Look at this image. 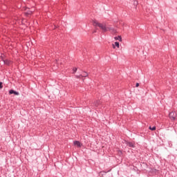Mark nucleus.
<instances>
[{"label": "nucleus", "mask_w": 177, "mask_h": 177, "mask_svg": "<svg viewBox=\"0 0 177 177\" xmlns=\"http://www.w3.org/2000/svg\"><path fill=\"white\" fill-rule=\"evenodd\" d=\"M93 26H94V27H99L101 30H103L104 32H107V26L105 24H101L97 20H93Z\"/></svg>", "instance_id": "1"}, {"label": "nucleus", "mask_w": 177, "mask_h": 177, "mask_svg": "<svg viewBox=\"0 0 177 177\" xmlns=\"http://www.w3.org/2000/svg\"><path fill=\"white\" fill-rule=\"evenodd\" d=\"M106 31H110V32H111V34H117V30H115L114 28H113V26H111V25H109L108 26H106Z\"/></svg>", "instance_id": "2"}, {"label": "nucleus", "mask_w": 177, "mask_h": 177, "mask_svg": "<svg viewBox=\"0 0 177 177\" xmlns=\"http://www.w3.org/2000/svg\"><path fill=\"white\" fill-rule=\"evenodd\" d=\"M169 118L171 120H175L176 118V112H171L169 113Z\"/></svg>", "instance_id": "3"}, {"label": "nucleus", "mask_w": 177, "mask_h": 177, "mask_svg": "<svg viewBox=\"0 0 177 177\" xmlns=\"http://www.w3.org/2000/svg\"><path fill=\"white\" fill-rule=\"evenodd\" d=\"M10 95H15L16 96H19V93L17 91H15V90H10L9 91Z\"/></svg>", "instance_id": "4"}, {"label": "nucleus", "mask_w": 177, "mask_h": 177, "mask_svg": "<svg viewBox=\"0 0 177 177\" xmlns=\"http://www.w3.org/2000/svg\"><path fill=\"white\" fill-rule=\"evenodd\" d=\"M74 146H77V147H82V144L80 142V141H74L73 142Z\"/></svg>", "instance_id": "5"}, {"label": "nucleus", "mask_w": 177, "mask_h": 177, "mask_svg": "<svg viewBox=\"0 0 177 177\" xmlns=\"http://www.w3.org/2000/svg\"><path fill=\"white\" fill-rule=\"evenodd\" d=\"M126 145H127V146L129 147H135V144L133 142H126Z\"/></svg>", "instance_id": "6"}, {"label": "nucleus", "mask_w": 177, "mask_h": 177, "mask_svg": "<svg viewBox=\"0 0 177 177\" xmlns=\"http://www.w3.org/2000/svg\"><path fill=\"white\" fill-rule=\"evenodd\" d=\"M114 39H115V41H120L121 42L122 41V37H121V36H118L115 37Z\"/></svg>", "instance_id": "7"}, {"label": "nucleus", "mask_w": 177, "mask_h": 177, "mask_svg": "<svg viewBox=\"0 0 177 177\" xmlns=\"http://www.w3.org/2000/svg\"><path fill=\"white\" fill-rule=\"evenodd\" d=\"M100 104V101H96L95 102H94V106L95 107H97V106H99Z\"/></svg>", "instance_id": "8"}, {"label": "nucleus", "mask_w": 177, "mask_h": 177, "mask_svg": "<svg viewBox=\"0 0 177 177\" xmlns=\"http://www.w3.org/2000/svg\"><path fill=\"white\" fill-rule=\"evenodd\" d=\"M115 46H117V48H120V43L118 41H115Z\"/></svg>", "instance_id": "9"}, {"label": "nucleus", "mask_w": 177, "mask_h": 177, "mask_svg": "<svg viewBox=\"0 0 177 177\" xmlns=\"http://www.w3.org/2000/svg\"><path fill=\"white\" fill-rule=\"evenodd\" d=\"M149 129L150 131H156V127H149Z\"/></svg>", "instance_id": "10"}, {"label": "nucleus", "mask_w": 177, "mask_h": 177, "mask_svg": "<svg viewBox=\"0 0 177 177\" xmlns=\"http://www.w3.org/2000/svg\"><path fill=\"white\" fill-rule=\"evenodd\" d=\"M82 77H88V73L84 72L83 75H82Z\"/></svg>", "instance_id": "11"}, {"label": "nucleus", "mask_w": 177, "mask_h": 177, "mask_svg": "<svg viewBox=\"0 0 177 177\" xmlns=\"http://www.w3.org/2000/svg\"><path fill=\"white\" fill-rule=\"evenodd\" d=\"M133 4H134L136 6H138V1H135L133 2Z\"/></svg>", "instance_id": "12"}, {"label": "nucleus", "mask_w": 177, "mask_h": 177, "mask_svg": "<svg viewBox=\"0 0 177 177\" xmlns=\"http://www.w3.org/2000/svg\"><path fill=\"white\" fill-rule=\"evenodd\" d=\"M32 12L31 11H29L28 12H26V15H31Z\"/></svg>", "instance_id": "13"}, {"label": "nucleus", "mask_w": 177, "mask_h": 177, "mask_svg": "<svg viewBox=\"0 0 177 177\" xmlns=\"http://www.w3.org/2000/svg\"><path fill=\"white\" fill-rule=\"evenodd\" d=\"M4 63H5V64H9V61L6 60V61H4Z\"/></svg>", "instance_id": "14"}, {"label": "nucleus", "mask_w": 177, "mask_h": 177, "mask_svg": "<svg viewBox=\"0 0 177 177\" xmlns=\"http://www.w3.org/2000/svg\"><path fill=\"white\" fill-rule=\"evenodd\" d=\"M77 73V68H73V73Z\"/></svg>", "instance_id": "15"}, {"label": "nucleus", "mask_w": 177, "mask_h": 177, "mask_svg": "<svg viewBox=\"0 0 177 177\" xmlns=\"http://www.w3.org/2000/svg\"><path fill=\"white\" fill-rule=\"evenodd\" d=\"M82 77V75H76V78H81Z\"/></svg>", "instance_id": "16"}, {"label": "nucleus", "mask_w": 177, "mask_h": 177, "mask_svg": "<svg viewBox=\"0 0 177 177\" xmlns=\"http://www.w3.org/2000/svg\"><path fill=\"white\" fill-rule=\"evenodd\" d=\"M3 88V86H2V82H0V89H2Z\"/></svg>", "instance_id": "17"}, {"label": "nucleus", "mask_w": 177, "mask_h": 177, "mask_svg": "<svg viewBox=\"0 0 177 177\" xmlns=\"http://www.w3.org/2000/svg\"><path fill=\"white\" fill-rule=\"evenodd\" d=\"M136 86L138 88L139 86V83H136Z\"/></svg>", "instance_id": "18"}, {"label": "nucleus", "mask_w": 177, "mask_h": 177, "mask_svg": "<svg viewBox=\"0 0 177 177\" xmlns=\"http://www.w3.org/2000/svg\"><path fill=\"white\" fill-rule=\"evenodd\" d=\"M113 49H115V45L113 44Z\"/></svg>", "instance_id": "19"}, {"label": "nucleus", "mask_w": 177, "mask_h": 177, "mask_svg": "<svg viewBox=\"0 0 177 177\" xmlns=\"http://www.w3.org/2000/svg\"><path fill=\"white\" fill-rule=\"evenodd\" d=\"M55 62H57V59H56V60H55Z\"/></svg>", "instance_id": "20"}]
</instances>
